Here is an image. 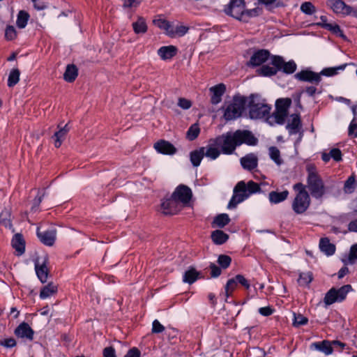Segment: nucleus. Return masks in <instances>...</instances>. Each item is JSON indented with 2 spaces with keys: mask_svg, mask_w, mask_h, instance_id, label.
Masks as SVG:
<instances>
[{
  "mask_svg": "<svg viewBox=\"0 0 357 357\" xmlns=\"http://www.w3.org/2000/svg\"><path fill=\"white\" fill-rule=\"evenodd\" d=\"M0 344L6 348H13L16 345V341L14 338H7L1 341Z\"/></svg>",
  "mask_w": 357,
  "mask_h": 357,
  "instance_id": "60",
  "label": "nucleus"
},
{
  "mask_svg": "<svg viewBox=\"0 0 357 357\" xmlns=\"http://www.w3.org/2000/svg\"><path fill=\"white\" fill-rule=\"evenodd\" d=\"M310 204V197L308 192L297 193L292 202V209L297 214L303 213Z\"/></svg>",
  "mask_w": 357,
  "mask_h": 357,
  "instance_id": "9",
  "label": "nucleus"
},
{
  "mask_svg": "<svg viewBox=\"0 0 357 357\" xmlns=\"http://www.w3.org/2000/svg\"><path fill=\"white\" fill-rule=\"evenodd\" d=\"M17 37V31L13 26H7L5 31V38L8 40H13Z\"/></svg>",
  "mask_w": 357,
  "mask_h": 357,
  "instance_id": "52",
  "label": "nucleus"
},
{
  "mask_svg": "<svg viewBox=\"0 0 357 357\" xmlns=\"http://www.w3.org/2000/svg\"><path fill=\"white\" fill-rule=\"evenodd\" d=\"M36 233L38 238L44 245L47 246H52L54 245L56 236L55 229L40 231L39 228H38Z\"/></svg>",
  "mask_w": 357,
  "mask_h": 357,
  "instance_id": "16",
  "label": "nucleus"
},
{
  "mask_svg": "<svg viewBox=\"0 0 357 357\" xmlns=\"http://www.w3.org/2000/svg\"><path fill=\"white\" fill-rule=\"evenodd\" d=\"M261 188L258 183L250 181L246 184L243 181H239L234 188L233 195L228 204L227 208L232 209L248 199L251 195L260 192Z\"/></svg>",
  "mask_w": 357,
  "mask_h": 357,
  "instance_id": "3",
  "label": "nucleus"
},
{
  "mask_svg": "<svg viewBox=\"0 0 357 357\" xmlns=\"http://www.w3.org/2000/svg\"><path fill=\"white\" fill-rule=\"evenodd\" d=\"M12 246L18 252L19 255L25 251V241L22 234H16L12 239Z\"/></svg>",
  "mask_w": 357,
  "mask_h": 357,
  "instance_id": "24",
  "label": "nucleus"
},
{
  "mask_svg": "<svg viewBox=\"0 0 357 357\" xmlns=\"http://www.w3.org/2000/svg\"><path fill=\"white\" fill-rule=\"evenodd\" d=\"M204 156L212 160L217 159L220 156L222 152L218 144H217L215 139L209 140L208 144L204 147Z\"/></svg>",
  "mask_w": 357,
  "mask_h": 357,
  "instance_id": "14",
  "label": "nucleus"
},
{
  "mask_svg": "<svg viewBox=\"0 0 357 357\" xmlns=\"http://www.w3.org/2000/svg\"><path fill=\"white\" fill-rule=\"evenodd\" d=\"M327 5L336 14L357 17V10L346 4L342 0H328Z\"/></svg>",
  "mask_w": 357,
  "mask_h": 357,
  "instance_id": "8",
  "label": "nucleus"
},
{
  "mask_svg": "<svg viewBox=\"0 0 357 357\" xmlns=\"http://www.w3.org/2000/svg\"><path fill=\"white\" fill-rule=\"evenodd\" d=\"M153 23L155 26L159 27L161 29H163L166 31V33L169 36L170 31L172 29V24L169 23V22L162 20V19H158L153 20Z\"/></svg>",
  "mask_w": 357,
  "mask_h": 357,
  "instance_id": "44",
  "label": "nucleus"
},
{
  "mask_svg": "<svg viewBox=\"0 0 357 357\" xmlns=\"http://www.w3.org/2000/svg\"><path fill=\"white\" fill-rule=\"evenodd\" d=\"M125 357H140V351L134 347L128 351Z\"/></svg>",
  "mask_w": 357,
  "mask_h": 357,
  "instance_id": "64",
  "label": "nucleus"
},
{
  "mask_svg": "<svg viewBox=\"0 0 357 357\" xmlns=\"http://www.w3.org/2000/svg\"><path fill=\"white\" fill-rule=\"evenodd\" d=\"M192 191L190 188L184 185H178L172 196L176 200L178 203L186 204L192 197Z\"/></svg>",
  "mask_w": 357,
  "mask_h": 357,
  "instance_id": "12",
  "label": "nucleus"
},
{
  "mask_svg": "<svg viewBox=\"0 0 357 357\" xmlns=\"http://www.w3.org/2000/svg\"><path fill=\"white\" fill-rule=\"evenodd\" d=\"M57 292V286L53 282H50L44 286L40 292V298L41 299H46L54 295Z\"/></svg>",
  "mask_w": 357,
  "mask_h": 357,
  "instance_id": "27",
  "label": "nucleus"
},
{
  "mask_svg": "<svg viewBox=\"0 0 357 357\" xmlns=\"http://www.w3.org/2000/svg\"><path fill=\"white\" fill-rule=\"evenodd\" d=\"M307 321H308V319L306 317H303L301 314H299L298 316L294 317V326H303V325L306 324L307 323Z\"/></svg>",
  "mask_w": 357,
  "mask_h": 357,
  "instance_id": "57",
  "label": "nucleus"
},
{
  "mask_svg": "<svg viewBox=\"0 0 357 357\" xmlns=\"http://www.w3.org/2000/svg\"><path fill=\"white\" fill-rule=\"evenodd\" d=\"M211 238L215 244L221 245L227 241L229 236L222 230H215L212 232Z\"/></svg>",
  "mask_w": 357,
  "mask_h": 357,
  "instance_id": "34",
  "label": "nucleus"
},
{
  "mask_svg": "<svg viewBox=\"0 0 357 357\" xmlns=\"http://www.w3.org/2000/svg\"><path fill=\"white\" fill-rule=\"evenodd\" d=\"M20 72L17 68L12 69L8 79V86L13 87L20 81Z\"/></svg>",
  "mask_w": 357,
  "mask_h": 357,
  "instance_id": "39",
  "label": "nucleus"
},
{
  "mask_svg": "<svg viewBox=\"0 0 357 357\" xmlns=\"http://www.w3.org/2000/svg\"><path fill=\"white\" fill-rule=\"evenodd\" d=\"M246 104V98L241 96H235L228 104L224 112V118L227 121L234 120L241 116Z\"/></svg>",
  "mask_w": 357,
  "mask_h": 357,
  "instance_id": "5",
  "label": "nucleus"
},
{
  "mask_svg": "<svg viewBox=\"0 0 357 357\" xmlns=\"http://www.w3.org/2000/svg\"><path fill=\"white\" fill-rule=\"evenodd\" d=\"M77 68L73 65H68L63 74V79L68 82H73L77 77Z\"/></svg>",
  "mask_w": 357,
  "mask_h": 357,
  "instance_id": "30",
  "label": "nucleus"
},
{
  "mask_svg": "<svg viewBox=\"0 0 357 357\" xmlns=\"http://www.w3.org/2000/svg\"><path fill=\"white\" fill-rule=\"evenodd\" d=\"M181 205L172 196L163 199L161 203V211L165 215L175 214L181 210Z\"/></svg>",
  "mask_w": 357,
  "mask_h": 357,
  "instance_id": "13",
  "label": "nucleus"
},
{
  "mask_svg": "<svg viewBox=\"0 0 357 357\" xmlns=\"http://www.w3.org/2000/svg\"><path fill=\"white\" fill-rule=\"evenodd\" d=\"M155 149L164 155H174L176 152L175 146L169 142L161 139L154 144Z\"/></svg>",
  "mask_w": 357,
  "mask_h": 357,
  "instance_id": "17",
  "label": "nucleus"
},
{
  "mask_svg": "<svg viewBox=\"0 0 357 357\" xmlns=\"http://www.w3.org/2000/svg\"><path fill=\"white\" fill-rule=\"evenodd\" d=\"M236 280L238 284L243 286L245 289H249L250 287V283L243 275L238 274L236 275Z\"/></svg>",
  "mask_w": 357,
  "mask_h": 357,
  "instance_id": "53",
  "label": "nucleus"
},
{
  "mask_svg": "<svg viewBox=\"0 0 357 357\" xmlns=\"http://www.w3.org/2000/svg\"><path fill=\"white\" fill-rule=\"evenodd\" d=\"M133 31L135 33H144L147 31V25L146 20L142 17H138L137 20L132 24Z\"/></svg>",
  "mask_w": 357,
  "mask_h": 357,
  "instance_id": "29",
  "label": "nucleus"
},
{
  "mask_svg": "<svg viewBox=\"0 0 357 357\" xmlns=\"http://www.w3.org/2000/svg\"><path fill=\"white\" fill-rule=\"evenodd\" d=\"M319 248L322 252L328 256L333 255L335 252V246L331 243L327 237L321 238L319 241Z\"/></svg>",
  "mask_w": 357,
  "mask_h": 357,
  "instance_id": "25",
  "label": "nucleus"
},
{
  "mask_svg": "<svg viewBox=\"0 0 357 357\" xmlns=\"http://www.w3.org/2000/svg\"><path fill=\"white\" fill-rule=\"evenodd\" d=\"M312 280V273L310 272H308V273H301L298 281L301 285L305 286V285H307L309 283H310Z\"/></svg>",
  "mask_w": 357,
  "mask_h": 357,
  "instance_id": "51",
  "label": "nucleus"
},
{
  "mask_svg": "<svg viewBox=\"0 0 357 357\" xmlns=\"http://www.w3.org/2000/svg\"><path fill=\"white\" fill-rule=\"evenodd\" d=\"M204 156V147H201L192 151L190 154V161L193 166L198 167Z\"/></svg>",
  "mask_w": 357,
  "mask_h": 357,
  "instance_id": "31",
  "label": "nucleus"
},
{
  "mask_svg": "<svg viewBox=\"0 0 357 357\" xmlns=\"http://www.w3.org/2000/svg\"><path fill=\"white\" fill-rule=\"evenodd\" d=\"M325 29L335 33V35L344 38L343 31L341 30L340 26L337 24H329L325 25Z\"/></svg>",
  "mask_w": 357,
  "mask_h": 357,
  "instance_id": "50",
  "label": "nucleus"
},
{
  "mask_svg": "<svg viewBox=\"0 0 357 357\" xmlns=\"http://www.w3.org/2000/svg\"><path fill=\"white\" fill-rule=\"evenodd\" d=\"M292 119L290 123L287 125V128L288 129L289 133L296 134L301 126V120L300 117L298 114H294L291 116Z\"/></svg>",
  "mask_w": 357,
  "mask_h": 357,
  "instance_id": "32",
  "label": "nucleus"
},
{
  "mask_svg": "<svg viewBox=\"0 0 357 357\" xmlns=\"http://www.w3.org/2000/svg\"><path fill=\"white\" fill-rule=\"evenodd\" d=\"M329 153L334 160L339 162L342 160V153L339 149H332Z\"/></svg>",
  "mask_w": 357,
  "mask_h": 357,
  "instance_id": "58",
  "label": "nucleus"
},
{
  "mask_svg": "<svg viewBox=\"0 0 357 357\" xmlns=\"http://www.w3.org/2000/svg\"><path fill=\"white\" fill-rule=\"evenodd\" d=\"M269 155L278 165L282 163V160L280 158V151L277 147L271 146L269 148Z\"/></svg>",
  "mask_w": 357,
  "mask_h": 357,
  "instance_id": "45",
  "label": "nucleus"
},
{
  "mask_svg": "<svg viewBox=\"0 0 357 357\" xmlns=\"http://www.w3.org/2000/svg\"><path fill=\"white\" fill-rule=\"evenodd\" d=\"M178 105L183 109H188L192 106V102L186 98H179L178 100Z\"/></svg>",
  "mask_w": 357,
  "mask_h": 357,
  "instance_id": "56",
  "label": "nucleus"
},
{
  "mask_svg": "<svg viewBox=\"0 0 357 357\" xmlns=\"http://www.w3.org/2000/svg\"><path fill=\"white\" fill-rule=\"evenodd\" d=\"M270 56V52L266 50H259L256 51L250 57L248 66L255 67L265 63Z\"/></svg>",
  "mask_w": 357,
  "mask_h": 357,
  "instance_id": "15",
  "label": "nucleus"
},
{
  "mask_svg": "<svg viewBox=\"0 0 357 357\" xmlns=\"http://www.w3.org/2000/svg\"><path fill=\"white\" fill-rule=\"evenodd\" d=\"M310 349L323 352L326 356L333 353L332 345L331 341L328 340L313 342L310 344Z\"/></svg>",
  "mask_w": 357,
  "mask_h": 357,
  "instance_id": "21",
  "label": "nucleus"
},
{
  "mask_svg": "<svg viewBox=\"0 0 357 357\" xmlns=\"http://www.w3.org/2000/svg\"><path fill=\"white\" fill-rule=\"evenodd\" d=\"M289 191L285 190L282 192L271 191L268 195V199L272 204H279L286 200L289 196Z\"/></svg>",
  "mask_w": 357,
  "mask_h": 357,
  "instance_id": "26",
  "label": "nucleus"
},
{
  "mask_svg": "<svg viewBox=\"0 0 357 357\" xmlns=\"http://www.w3.org/2000/svg\"><path fill=\"white\" fill-rule=\"evenodd\" d=\"M176 53L177 48L173 45L162 46L158 50V54L162 60L171 59Z\"/></svg>",
  "mask_w": 357,
  "mask_h": 357,
  "instance_id": "23",
  "label": "nucleus"
},
{
  "mask_svg": "<svg viewBox=\"0 0 357 357\" xmlns=\"http://www.w3.org/2000/svg\"><path fill=\"white\" fill-rule=\"evenodd\" d=\"M102 357H116L115 349L112 347H107L103 349Z\"/></svg>",
  "mask_w": 357,
  "mask_h": 357,
  "instance_id": "61",
  "label": "nucleus"
},
{
  "mask_svg": "<svg viewBox=\"0 0 357 357\" xmlns=\"http://www.w3.org/2000/svg\"><path fill=\"white\" fill-rule=\"evenodd\" d=\"M227 15H230L237 20H241L243 15H252L254 10H246L245 9V1L241 0H231L228 6L225 8Z\"/></svg>",
  "mask_w": 357,
  "mask_h": 357,
  "instance_id": "7",
  "label": "nucleus"
},
{
  "mask_svg": "<svg viewBox=\"0 0 357 357\" xmlns=\"http://www.w3.org/2000/svg\"><path fill=\"white\" fill-rule=\"evenodd\" d=\"M307 171V188L310 192L312 197L315 199L321 198L326 192V188L323 180L314 167L308 166Z\"/></svg>",
  "mask_w": 357,
  "mask_h": 357,
  "instance_id": "4",
  "label": "nucleus"
},
{
  "mask_svg": "<svg viewBox=\"0 0 357 357\" xmlns=\"http://www.w3.org/2000/svg\"><path fill=\"white\" fill-rule=\"evenodd\" d=\"M271 63L276 68L278 71H282L287 74L294 73L297 68L296 63L294 61L286 62L282 56H274L272 57Z\"/></svg>",
  "mask_w": 357,
  "mask_h": 357,
  "instance_id": "10",
  "label": "nucleus"
},
{
  "mask_svg": "<svg viewBox=\"0 0 357 357\" xmlns=\"http://www.w3.org/2000/svg\"><path fill=\"white\" fill-rule=\"evenodd\" d=\"M189 28L184 25H176L175 27L172 26V29L170 31L169 36L172 38L174 37H181L183 36L188 31Z\"/></svg>",
  "mask_w": 357,
  "mask_h": 357,
  "instance_id": "37",
  "label": "nucleus"
},
{
  "mask_svg": "<svg viewBox=\"0 0 357 357\" xmlns=\"http://www.w3.org/2000/svg\"><path fill=\"white\" fill-rule=\"evenodd\" d=\"M34 331L26 322L20 324L15 330V335L20 338L33 339Z\"/></svg>",
  "mask_w": 357,
  "mask_h": 357,
  "instance_id": "18",
  "label": "nucleus"
},
{
  "mask_svg": "<svg viewBox=\"0 0 357 357\" xmlns=\"http://www.w3.org/2000/svg\"><path fill=\"white\" fill-rule=\"evenodd\" d=\"M257 73L259 75L262 76H272L278 73V68L264 65L257 70Z\"/></svg>",
  "mask_w": 357,
  "mask_h": 357,
  "instance_id": "41",
  "label": "nucleus"
},
{
  "mask_svg": "<svg viewBox=\"0 0 357 357\" xmlns=\"http://www.w3.org/2000/svg\"><path fill=\"white\" fill-rule=\"evenodd\" d=\"M347 64L344 63L336 67L326 68H324L319 74H321V75H324L326 77L334 76L337 75L340 71H343L347 67Z\"/></svg>",
  "mask_w": 357,
  "mask_h": 357,
  "instance_id": "33",
  "label": "nucleus"
},
{
  "mask_svg": "<svg viewBox=\"0 0 357 357\" xmlns=\"http://www.w3.org/2000/svg\"><path fill=\"white\" fill-rule=\"evenodd\" d=\"M356 188L355 178L353 176H351L346 181L344 186V192L347 193H351Z\"/></svg>",
  "mask_w": 357,
  "mask_h": 357,
  "instance_id": "48",
  "label": "nucleus"
},
{
  "mask_svg": "<svg viewBox=\"0 0 357 357\" xmlns=\"http://www.w3.org/2000/svg\"><path fill=\"white\" fill-rule=\"evenodd\" d=\"M139 2L137 0H123V4L125 8L137 7Z\"/></svg>",
  "mask_w": 357,
  "mask_h": 357,
  "instance_id": "63",
  "label": "nucleus"
},
{
  "mask_svg": "<svg viewBox=\"0 0 357 357\" xmlns=\"http://www.w3.org/2000/svg\"><path fill=\"white\" fill-rule=\"evenodd\" d=\"M199 273L193 268L185 271L183 275V281L185 283L192 284L198 278Z\"/></svg>",
  "mask_w": 357,
  "mask_h": 357,
  "instance_id": "38",
  "label": "nucleus"
},
{
  "mask_svg": "<svg viewBox=\"0 0 357 357\" xmlns=\"http://www.w3.org/2000/svg\"><path fill=\"white\" fill-rule=\"evenodd\" d=\"M222 153L232 154L237 146L243 144L255 146L258 139L252 132L246 130H237L235 132H227L215 138Z\"/></svg>",
  "mask_w": 357,
  "mask_h": 357,
  "instance_id": "2",
  "label": "nucleus"
},
{
  "mask_svg": "<svg viewBox=\"0 0 357 357\" xmlns=\"http://www.w3.org/2000/svg\"><path fill=\"white\" fill-rule=\"evenodd\" d=\"M258 311H259V313L260 314H261L262 316L268 317V316L271 315L273 313L274 310L271 307L267 306V307H260Z\"/></svg>",
  "mask_w": 357,
  "mask_h": 357,
  "instance_id": "62",
  "label": "nucleus"
},
{
  "mask_svg": "<svg viewBox=\"0 0 357 357\" xmlns=\"http://www.w3.org/2000/svg\"><path fill=\"white\" fill-rule=\"evenodd\" d=\"M301 10L303 13L310 15L315 13L316 8L311 2L305 1L301 5Z\"/></svg>",
  "mask_w": 357,
  "mask_h": 357,
  "instance_id": "46",
  "label": "nucleus"
},
{
  "mask_svg": "<svg viewBox=\"0 0 357 357\" xmlns=\"http://www.w3.org/2000/svg\"><path fill=\"white\" fill-rule=\"evenodd\" d=\"M238 284V282L236 280V276L227 281L225 287L226 297H229L232 294L233 291L236 289Z\"/></svg>",
  "mask_w": 357,
  "mask_h": 357,
  "instance_id": "42",
  "label": "nucleus"
},
{
  "mask_svg": "<svg viewBox=\"0 0 357 357\" xmlns=\"http://www.w3.org/2000/svg\"><path fill=\"white\" fill-rule=\"evenodd\" d=\"M200 132V129L197 123L192 124L188 129L186 133L187 138L192 141L195 139Z\"/></svg>",
  "mask_w": 357,
  "mask_h": 357,
  "instance_id": "43",
  "label": "nucleus"
},
{
  "mask_svg": "<svg viewBox=\"0 0 357 357\" xmlns=\"http://www.w3.org/2000/svg\"><path fill=\"white\" fill-rule=\"evenodd\" d=\"M357 261V243L351 245L349 255L342 259V261L345 265L354 264Z\"/></svg>",
  "mask_w": 357,
  "mask_h": 357,
  "instance_id": "36",
  "label": "nucleus"
},
{
  "mask_svg": "<svg viewBox=\"0 0 357 357\" xmlns=\"http://www.w3.org/2000/svg\"><path fill=\"white\" fill-rule=\"evenodd\" d=\"M35 270L36 275L42 283H45L47 280L49 270L47 267L46 261H44L40 264L38 261L35 263Z\"/></svg>",
  "mask_w": 357,
  "mask_h": 357,
  "instance_id": "22",
  "label": "nucleus"
},
{
  "mask_svg": "<svg viewBox=\"0 0 357 357\" xmlns=\"http://www.w3.org/2000/svg\"><path fill=\"white\" fill-rule=\"evenodd\" d=\"M353 290L350 284H345L337 289L335 287L329 289L324 298V303L325 307H328L335 303H341L344 301L348 293Z\"/></svg>",
  "mask_w": 357,
  "mask_h": 357,
  "instance_id": "6",
  "label": "nucleus"
},
{
  "mask_svg": "<svg viewBox=\"0 0 357 357\" xmlns=\"http://www.w3.org/2000/svg\"><path fill=\"white\" fill-rule=\"evenodd\" d=\"M249 102V116L252 119L266 118V122L271 125L283 124L288 114V109L291 100L289 98L278 99L275 103V110L270 114L271 107L259 96L252 95Z\"/></svg>",
  "mask_w": 357,
  "mask_h": 357,
  "instance_id": "1",
  "label": "nucleus"
},
{
  "mask_svg": "<svg viewBox=\"0 0 357 357\" xmlns=\"http://www.w3.org/2000/svg\"><path fill=\"white\" fill-rule=\"evenodd\" d=\"M240 161L242 167L249 171L255 169L258 165V158L255 153L247 154Z\"/></svg>",
  "mask_w": 357,
  "mask_h": 357,
  "instance_id": "20",
  "label": "nucleus"
},
{
  "mask_svg": "<svg viewBox=\"0 0 357 357\" xmlns=\"http://www.w3.org/2000/svg\"><path fill=\"white\" fill-rule=\"evenodd\" d=\"M230 222V218L227 213H221L215 217L213 221V227H217L220 228L224 227L228 225Z\"/></svg>",
  "mask_w": 357,
  "mask_h": 357,
  "instance_id": "35",
  "label": "nucleus"
},
{
  "mask_svg": "<svg viewBox=\"0 0 357 357\" xmlns=\"http://www.w3.org/2000/svg\"><path fill=\"white\" fill-rule=\"evenodd\" d=\"M165 331V327L157 319L154 320L152 324V333H160Z\"/></svg>",
  "mask_w": 357,
  "mask_h": 357,
  "instance_id": "54",
  "label": "nucleus"
},
{
  "mask_svg": "<svg viewBox=\"0 0 357 357\" xmlns=\"http://www.w3.org/2000/svg\"><path fill=\"white\" fill-rule=\"evenodd\" d=\"M68 131L69 128H68V125L66 124L63 128H60L54 133L52 137L54 140V144L55 147L59 148L61 146Z\"/></svg>",
  "mask_w": 357,
  "mask_h": 357,
  "instance_id": "28",
  "label": "nucleus"
},
{
  "mask_svg": "<svg viewBox=\"0 0 357 357\" xmlns=\"http://www.w3.org/2000/svg\"><path fill=\"white\" fill-rule=\"evenodd\" d=\"M10 213L8 209H4L0 213V225H3L5 227L10 225Z\"/></svg>",
  "mask_w": 357,
  "mask_h": 357,
  "instance_id": "49",
  "label": "nucleus"
},
{
  "mask_svg": "<svg viewBox=\"0 0 357 357\" xmlns=\"http://www.w3.org/2000/svg\"><path fill=\"white\" fill-rule=\"evenodd\" d=\"M331 343L332 345L333 351L336 350L340 352L342 351L347 347V344L345 343L338 340H333L331 342Z\"/></svg>",
  "mask_w": 357,
  "mask_h": 357,
  "instance_id": "55",
  "label": "nucleus"
},
{
  "mask_svg": "<svg viewBox=\"0 0 357 357\" xmlns=\"http://www.w3.org/2000/svg\"><path fill=\"white\" fill-rule=\"evenodd\" d=\"M294 77L301 81L318 85L321 81V74L308 69L303 70L294 75Z\"/></svg>",
  "mask_w": 357,
  "mask_h": 357,
  "instance_id": "11",
  "label": "nucleus"
},
{
  "mask_svg": "<svg viewBox=\"0 0 357 357\" xmlns=\"http://www.w3.org/2000/svg\"><path fill=\"white\" fill-rule=\"evenodd\" d=\"M231 262V258L226 255H220L218 258V263L223 269L227 268Z\"/></svg>",
  "mask_w": 357,
  "mask_h": 357,
  "instance_id": "47",
  "label": "nucleus"
},
{
  "mask_svg": "<svg viewBox=\"0 0 357 357\" xmlns=\"http://www.w3.org/2000/svg\"><path fill=\"white\" fill-rule=\"evenodd\" d=\"M29 18V15L24 10H20L17 15V18L16 21L17 26L20 29L24 28L28 22Z\"/></svg>",
  "mask_w": 357,
  "mask_h": 357,
  "instance_id": "40",
  "label": "nucleus"
},
{
  "mask_svg": "<svg viewBox=\"0 0 357 357\" xmlns=\"http://www.w3.org/2000/svg\"><path fill=\"white\" fill-rule=\"evenodd\" d=\"M211 269V275L212 278H217L221 274V269L220 267L216 266L215 264L211 263L209 266Z\"/></svg>",
  "mask_w": 357,
  "mask_h": 357,
  "instance_id": "59",
  "label": "nucleus"
},
{
  "mask_svg": "<svg viewBox=\"0 0 357 357\" xmlns=\"http://www.w3.org/2000/svg\"><path fill=\"white\" fill-rule=\"evenodd\" d=\"M211 93V102L213 105H217L222 100V96L225 93L226 86L224 84H218L209 89Z\"/></svg>",
  "mask_w": 357,
  "mask_h": 357,
  "instance_id": "19",
  "label": "nucleus"
}]
</instances>
